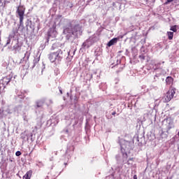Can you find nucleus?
Here are the masks:
<instances>
[{
  "label": "nucleus",
  "instance_id": "nucleus-1",
  "mask_svg": "<svg viewBox=\"0 0 179 179\" xmlns=\"http://www.w3.org/2000/svg\"><path fill=\"white\" fill-rule=\"evenodd\" d=\"M63 34L66 35V40L76 38L82 34L79 24H75V21H67V24L63 27Z\"/></svg>",
  "mask_w": 179,
  "mask_h": 179
},
{
  "label": "nucleus",
  "instance_id": "nucleus-2",
  "mask_svg": "<svg viewBox=\"0 0 179 179\" xmlns=\"http://www.w3.org/2000/svg\"><path fill=\"white\" fill-rule=\"evenodd\" d=\"M64 58V52L61 49H59L57 52H52L49 55V59L50 62L55 64H59Z\"/></svg>",
  "mask_w": 179,
  "mask_h": 179
},
{
  "label": "nucleus",
  "instance_id": "nucleus-3",
  "mask_svg": "<svg viewBox=\"0 0 179 179\" xmlns=\"http://www.w3.org/2000/svg\"><path fill=\"white\" fill-rule=\"evenodd\" d=\"M10 80H12V75H8L0 80V93H2L5 90V88L8 86Z\"/></svg>",
  "mask_w": 179,
  "mask_h": 179
},
{
  "label": "nucleus",
  "instance_id": "nucleus-4",
  "mask_svg": "<svg viewBox=\"0 0 179 179\" xmlns=\"http://www.w3.org/2000/svg\"><path fill=\"white\" fill-rule=\"evenodd\" d=\"M171 129V126L169 125L166 129V131H163V129L159 130L157 139L164 142L167 138H169V131Z\"/></svg>",
  "mask_w": 179,
  "mask_h": 179
},
{
  "label": "nucleus",
  "instance_id": "nucleus-5",
  "mask_svg": "<svg viewBox=\"0 0 179 179\" xmlns=\"http://www.w3.org/2000/svg\"><path fill=\"white\" fill-rule=\"evenodd\" d=\"M132 145L133 143L131 142L125 141L124 143L121 145L123 159H128V154H127V152H124L122 149H124V152H128V150H131V149H132Z\"/></svg>",
  "mask_w": 179,
  "mask_h": 179
},
{
  "label": "nucleus",
  "instance_id": "nucleus-6",
  "mask_svg": "<svg viewBox=\"0 0 179 179\" xmlns=\"http://www.w3.org/2000/svg\"><path fill=\"white\" fill-rule=\"evenodd\" d=\"M25 10H26V8L23 6H19L17 8L16 13L19 16L20 26L23 25V20L24 19Z\"/></svg>",
  "mask_w": 179,
  "mask_h": 179
},
{
  "label": "nucleus",
  "instance_id": "nucleus-7",
  "mask_svg": "<svg viewBox=\"0 0 179 179\" xmlns=\"http://www.w3.org/2000/svg\"><path fill=\"white\" fill-rule=\"evenodd\" d=\"M174 94H176V89L169 90L164 97V103H169L174 97Z\"/></svg>",
  "mask_w": 179,
  "mask_h": 179
},
{
  "label": "nucleus",
  "instance_id": "nucleus-8",
  "mask_svg": "<svg viewBox=\"0 0 179 179\" xmlns=\"http://www.w3.org/2000/svg\"><path fill=\"white\" fill-rule=\"evenodd\" d=\"M94 44V41L93 40L92 37H90L87 39L82 45V48L86 49L92 47Z\"/></svg>",
  "mask_w": 179,
  "mask_h": 179
},
{
  "label": "nucleus",
  "instance_id": "nucleus-9",
  "mask_svg": "<svg viewBox=\"0 0 179 179\" xmlns=\"http://www.w3.org/2000/svg\"><path fill=\"white\" fill-rule=\"evenodd\" d=\"M55 29H57L56 25H53L52 27L50 28V29L48 31V38H50V37H52V38L57 37V33Z\"/></svg>",
  "mask_w": 179,
  "mask_h": 179
},
{
  "label": "nucleus",
  "instance_id": "nucleus-10",
  "mask_svg": "<svg viewBox=\"0 0 179 179\" xmlns=\"http://www.w3.org/2000/svg\"><path fill=\"white\" fill-rule=\"evenodd\" d=\"M160 65H161V63H156L152 67L155 71H158V72H159L155 74L154 79H156V78H159L162 72H163V69L160 68Z\"/></svg>",
  "mask_w": 179,
  "mask_h": 179
},
{
  "label": "nucleus",
  "instance_id": "nucleus-11",
  "mask_svg": "<svg viewBox=\"0 0 179 179\" xmlns=\"http://www.w3.org/2000/svg\"><path fill=\"white\" fill-rule=\"evenodd\" d=\"M44 103H45V99L42 98L36 101L35 108H41L43 106H44Z\"/></svg>",
  "mask_w": 179,
  "mask_h": 179
},
{
  "label": "nucleus",
  "instance_id": "nucleus-12",
  "mask_svg": "<svg viewBox=\"0 0 179 179\" xmlns=\"http://www.w3.org/2000/svg\"><path fill=\"white\" fill-rule=\"evenodd\" d=\"M20 50H22V45H20L19 43H17L13 47V50L14 51V54H17V52H20Z\"/></svg>",
  "mask_w": 179,
  "mask_h": 179
},
{
  "label": "nucleus",
  "instance_id": "nucleus-13",
  "mask_svg": "<svg viewBox=\"0 0 179 179\" xmlns=\"http://www.w3.org/2000/svg\"><path fill=\"white\" fill-rule=\"evenodd\" d=\"M16 94H17V97H19V99H24V97H25L24 94H26V91L17 90Z\"/></svg>",
  "mask_w": 179,
  "mask_h": 179
},
{
  "label": "nucleus",
  "instance_id": "nucleus-14",
  "mask_svg": "<svg viewBox=\"0 0 179 179\" xmlns=\"http://www.w3.org/2000/svg\"><path fill=\"white\" fill-rule=\"evenodd\" d=\"M15 38V32L10 34L8 37L7 38L5 47H6V45H9V44H10V41H12V38Z\"/></svg>",
  "mask_w": 179,
  "mask_h": 179
},
{
  "label": "nucleus",
  "instance_id": "nucleus-15",
  "mask_svg": "<svg viewBox=\"0 0 179 179\" xmlns=\"http://www.w3.org/2000/svg\"><path fill=\"white\" fill-rule=\"evenodd\" d=\"M117 42L118 38H113L107 43V46L111 47L112 45H114V44H117Z\"/></svg>",
  "mask_w": 179,
  "mask_h": 179
},
{
  "label": "nucleus",
  "instance_id": "nucleus-16",
  "mask_svg": "<svg viewBox=\"0 0 179 179\" xmlns=\"http://www.w3.org/2000/svg\"><path fill=\"white\" fill-rule=\"evenodd\" d=\"M38 62H40V56L34 57L32 68H34L36 65H38Z\"/></svg>",
  "mask_w": 179,
  "mask_h": 179
},
{
  "label": "nucleus",
  "instance_id": "nucleus-17",
  "mask_svg": "<svg viewBox=\"0 0 179 179\" xmlns=\"http://www.w3.org/2000/svg\"><path fill=\"white\" fill-rule=\"evenodd\" d=\"M31 174H33V171H29L26 173V174L23 176V179H30L31 177Z\"/></svg>",
  "mask_w": 179,
  "mask_h": 179
},
{
  "label": "nucleus",
  "instance_id": "nucleus-18",
  "mask_svg": "<svg viewBox=\"0 0 179 179\" xmlns=\"http://www.w3.org/2000/svg\"><path fill=\"white\" fill-rule=\"evenodd\" d=\"M68 57L66 58L67 61H71V59H72V58L73 57V56L75 55V51H69L68 52Z\"/></svg>",
  "mask_w": 179,
  "mask_h": 179
},
{
  "label": "nucleus",
  "instance_id": "nucleus-19",
  "mask_svg": "<svg viewBox=\"0 0 179 179\" xmlns=\"http://www.w3.org/2000/svg\"><path fill=\"white\" fill-rule=\"evenodd\" d=\"M21 139L22 141H29V136L27 135V134H26V131H24V133L21 134Z\"/></svg>",
  "mask_w": 179,
  "mask_h": 179
},
{
  "label": "nucleus",
  "instance_id": "nucleus-20",
  "mask_svg": "<svg viewBox=\"0 0 179 179\" xmlns=\"http://www.w3.org/2000/svg\"><path fill=\"white\" fill-rule=\"evenodd\" d=\"M174 79L173 78V77H167L166 78V85H171V83H173Z\"/></svg>",
  "mask_w": 179,
  "mask_h": 179
},
{
  "label": "nucleus",
  "instance_id": "nucleus-21",
  "mask_svg": "<svg viewBox=\"0 0 179 179\" xmlns=\"http://www.w3.org/2000/svg\"><path fill=\"white\" fill-rule=\"evenodd\" d=\"M29 58H30V52L29 51H27L24 54V59L25 61H29Z\"/></svg>",
  "mask_w": 179,
  "mask_h": 179
},
{
  "label": "nucleus",
  "instance_id": "nucleus-22",
  "mask_svg": "<svg viewBox=\"0 0 179 179\" xmlns=\"http://www.w3.org/2000/svg\"><path fill=\"white\" fill-rule=\"evenodd\" d=\"M168 34V38L169 40H173V37L174 36V32H171V31H168L167 32Z\"/></svg>",
  "mask_w": 179,
  "mask_h": 179
},
{
  "label": "nucleus",
  "instance_id": "nucleus-23",
  "mask_svg": "<svg viewBox=\"0 0 179 179\" xmlns=\"http://www.w3.org/2000/svg\"><path fill=\"white\" fill-rule=\"evenodd\" d=\"M128 166H132L134 164V158H130L129 160L127 162Z\"/></svg>",
  "mask_w": 179,
  "mask_h": 179
},
{
  "label": "nucleus",
  "instance_id": "nucleus-24",
  "mask_svg": "<svg viewBox=\"0 0 179 179\" xmlns=\"http://www.w3.org/2000/svg\"><path fill=\"white\" fill-rule=\"evenodd\" d=\"M138 58L141 59V62H143V61H145V55L142 54V55H139Z\"/></svg>",
  "mask_w": 179,
  "mask_h": 179
},
{
  "label": "nucleus",
  "instance_id": "nucleus-25",
  "mask_svg": "<svg viewBox=\"0 0 179 179\" xmlns=\"http://www.w3.org/2000/svg\"><path fill=\"white\" fill-rule=\"evenodd\" d=\"M170 30H171L172 31L176 33V31H177V26L175 25V26L171 27Z\"/></svg>",
  "mask_w": 179,
  "mask_h": 179
},
{
  "label": "nucleus",
  "instance_id": "nucleus-26",
  "mask_svg": "<svg viewBox=\"0 0 179 179\" xmlns=\"http://www.w3.org/2000/svg\"><path fill=\"white\" fill-rule=\"evenodd\" d=\"M36 166H38V167H44V164H43V162H38L36 164Z\"/></svg>",
  "mask_w": 179,
  "mask_h": 179
},
{
  "label": "nucleus",
  "instance_id": "nucleus-27",
  "mask_svg": "<svg viewBox=\"0 0 179 179\" xmlns=\"http://www.w3.org/2000/svg\"><path fill=\"white\" fill-rule=\"evenodd\" d=\"M3 118V110L0 109V119Z\"/></svg>",
  "mask_w": 179,
  "mask_h": 179
},
{
  "label": "nucleus",
  "instance_id": "nucleus-28",
  "mask_svg": "<svg viewBox=\"0 0 179 179\" xmlns=\"http://www.w3.org/2000/svg\"><path fill=\"white\" fill-rule=\"evenodd\" d=\"M57 46H58V45H57V43H54V44L52 45L51 50H55Z\"/></svg>",
  "mask_w": 179,
  "mask_h": 179
},
{
  "label": "nucleus",
  "instance_id": "nucleus-29",
  "mask_svg": "<svg viewBox=\"0 0 179 179\" xmlns=\"http://www.w3.org/2000/svg\"><path fill=\"white\" fill-rule=\"evenodd\" d=\"M23 120H24V121H26V122H29V118H27V116H24L23 117Z\"/></svg>",
  "mask_w": 179,
  "mask_h": 179
},
{
  "label": "nucleus",
  "instance_id": "nucleus-30",
  "mask_svg": "<svg viewBox=\"0 0 179 179\" xmlns=\"http://www.w3.org/2000/svg\"><path fill=\"white\" fill-rule=\"evenodd\" d=\"M22 155V152L20 151H17L15 152V156H20Z\"/></svg>",
  "mask_w": 179,
  "mask_h": 179
},
{
  "label": "nucleus",
  "instance_id": "nucleus-31",
  "mask_svg": "<svg viewBox=\"0 0 179 179\" xmlns=\"http://www.w3.org/2000/svg\"><path fill=\"white\" fill-rule=\"evenodd\" d=\"M52 103H53L52 99H49V100H48V104H49V105L52 104Z\"/></svg>",
  "mask_w": 179,
  "mask_h": 179
},
{
  "label": "nucleus",
  "instance_id": "nucleus-32",
  "mask_svg": "<svg viewBox=\"0 0 179 179\" xmlns=\"http://www.w3.org/2000/svg\"><path fill=\"white\" fill-rule=\"evenodd\" d=\"M173 1H174V0H167L166 3H170V2H173Z\"/></svg>",
  "mask_w": 179,
  "mask_h": 179
},
{
  "label": "nucleus",
  "instance_id": "nucleus-33",
  "mask_svg": "<svg viewBox=\"0 0 179 179\" xmlns=\"http://www.w3.org/2000/svg\"><path fill=\"white\" fill-rule=\"evenodd\" d=\"M106 118H108V120H110V119L113 118V117L106 115Z\"/></svg>",
  "mask_w": 179,
  "mask_h": 179
},
{
  "label": "nucleus",
  "instance_id": "nucleus-34",
  "mask_svg": "<svg viewBox=\"0 0 179 179\" xmlns=\"http://www.w3.org/2000/svg\"><path fill=\"white\" fill-rule=\"evenodd\" d=\"M134 179H138V176L136 175H134L133 177Z\"/></svg>",
  "mask_w": 179,
  "mask_h": 179
},
{
  "label": "nucleus",
  "instance_id": "nucleus-35",
  "mask_svg": "<svg viewBox=\"0 0 179 179\" xmlns=\"http://www.w3.org/2000/svg\"><path fill=\"white\" fill-rule=\"evenodd\" d=\"M115 114H117V113L115 111L112 113V115H115Z\"/></svg>",
  "mask_w": 179,
  "mask_h": 179
},
{
  "label": "nucleus",
  "instance_id": "nucleus-36",
  "mask_svg": "<svg viewBox=\"0 0 179 179\" xmlns=\"http://www.w3.org/2000/svg\"><path fill=\"white\" fill-rule=\"evenodd\" d=\"M69 6V8H73V5L72 3H71Z\"/></svg>",
  "mask_w": 179,
  "mask_h": 179
},
{
  "label": "nucleus",
  "instance_id": "nucleus-37",
  "mask_svg": "<svg viewBox=\"0 0 179 179\" xmlns=\"http://www.w3.org/2000/svg\"><path fill=\"white\" fill-rule=\"evenodd\" d=\"M90 79H93V74H90Z\"/></svg>",
  "mask_w": 179,
  "mask_h": 179
},
{
  "label": "nucleus",
  "instance_id": "nucleus-38",
  "mask_svg": "<svg viewBox=\"0 0 179 179\" xmlns=\"http://www.w3.org/2000/svg\"><path fill=\"white\" fill-rule=\"evenodd\" d=\"M50 162H52V160H54V157H52L50 159Z\"/></svg>",
  "mask_w": 179,
  "mask_h": 179
},
{
  "label": "nucleus",
  "instance_id": "nucleus-39",
  "mask_svg": "<svg viewBox=\"0 0 179 179\" xmlns=\"http://www.w3.org/2000/svg\"><path fill=\"white\" fill-rule=\"evenodd\" d=\"M17 108H18V110H20V108H22V106H20L17 107Z\"/></svg>",
  "mask_w": 179,
  "mask_h": 179
},
{
  "label": "nucleus",
  "instance_id": "nucleus-40",
  "mask_svg": "<svg viewBox=\"0 0 179 179\" xmlns=\"http://www.w3.org/2000/svg\"><path fill=\"white\" fill-rule=\"evenodd\" d=\"M60 94H62V90H59Z\"/></svg>",
  "mask_w": 179,
  "mask_h": 179
},
{
  "label": "nucleus",
  "instance_id": "nucleus-41",
  "mask_svg": "<svg viewBox=\"0 0 179 179\" xmlns=\"http://www.w3.org/2000/svg\"><path fill=\"white\" fill-rule=\"evenodd\" d=\"M55 155H58V152H57V151L55 152Z\"/></svg>",
  "mask_w": 179,
  "mask_h": 179
},
{
  "label": "nucleus",
  "instance_id": "nucleus-42",
  "mask_svg": "<svg viewBox=\"0 0 179 179\" xmlns=\"http://www.w3.org/2000/svg\"><path fill=\"white\" fill-rule=\"evenodd\" d=\"M121 52H122V50L119 51L118 54H121Z\"/></svg>",
  "mask_w": 179,
  "mask_h": 179
},
{
  "label": "nucleus",
  "instance_id": "nucleus-43",
  "mask_svg": "<svg viewBox=\"0 0 179 179\" xmlns=\"http://www.w3.org/2000/svg\"><path fill=\"white\" fill-rule=\"evenodd\" d=\"M126 52H128V49H126Z\"/></svg>",
  "mask_w": 179,
  "mask_h": 179
},
{
  "label": "nucleus",
  "instance_id": "nucleus-44",
  "mask_svg": "<svg viewBox=\"0 0 179 179\" xmlns=\"http://www.w3.org/2000/svg\"><path fill=\"white\" fill-rule=\"evenodd\" d=\"M2 2V0H0V3Z\"/></svg>",
  "mask_w": 179,
  "mask_h": 179
},
{
  "label": "nucleus",
  "instance_id": "nucleus-45",
  "mask_svg": "<svg viewBox=\"0 0 179 179\" xmlns=\"http://www.w3.org/2000/svg\"><path fill=\"white\" fill-rule=\"evenodd\" d=\"M0 44H1V36H0Z\"/></svg>",
  "mask_w": 179,
  "mask_h": 179
},
{
  "label": "nucleus",
  "instance_id": "nucleus-46",
  "mask_svg": "<svg viewBox=\"0 0 179 179\" xmlns=\"http://www.w3.org/2000/svg\"><path fill=\"white\" fill-rule=\"evenodd\" d=\"M170 179H172L171 178Z\"/></svg>",
  "mask_w": 179,
  "mask_h": 179
}]
</instances>
